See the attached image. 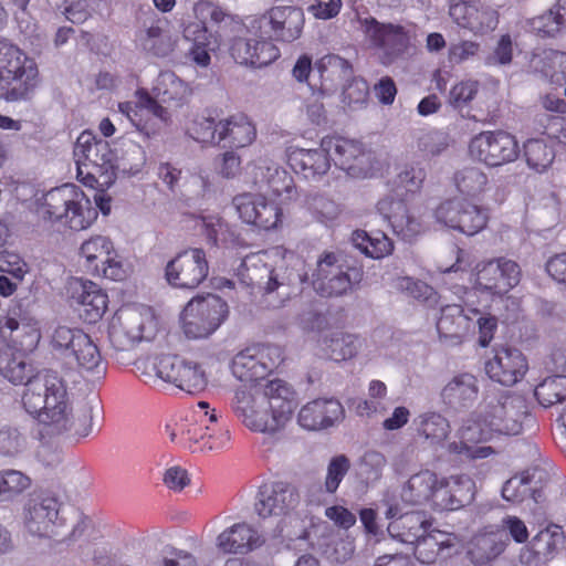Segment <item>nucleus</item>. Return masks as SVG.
<instances>
[{
	"instance_id": "obj_1",
	"label": "nucleus",
	"mask_w": 566,
	"mask_h": 566,
	"mask_svg": "<svg viewBox=\"0 0 566 566\" xmlns=\"http://www.w3.org/2000/svg\"><path fill=\"white\" fill-rule=\"evenodd\" d=\"M21 406L52 432L86 438L92 432L93 411L99 406V400L93 396L75 405L66 380L56 371L46 370L25 384Z\"/></svg>"
},
{
	"instance_id": "obj_2",
	"label": "nucleus",
	"mask_w": 566,
	"mask_h": 566,
	"mask_svg": "<svg viewBox=\"0 0 566 566\" xmlns=\"http://www.w3.org/2000/svg\"><path fill=\"white\" fill-rule=\"evenodd\" d=\"M254 182L266 184L273 198L256 192L237 195L233 207L239 219L247 226L270 231L283 224V205L296 196L291 175L270 160H261L254 166Z\"/></svg>"
},
{
	"instance_id": "obj_3",
	"label": "nucleus",
	"mask_w": 566,
	"mask_h": 566,
	"mask_svg": "<svg viewBox=\"0 0 566 566\" xmlns=\"http://www.w3.org/2000/svg\"><path fill=\"white\" fill-rule=\"evenodd\" d=\"M151 92L145 88L135 92L134 102L118 104V112L123 114L135 129L146 138L157 136L164 126L171 123V113L161 103L181 107L188 103L192 95L189 83L181 80L171 71H164L154 81Z\"/></svg>"
},
{
	"instance_id": "obj_4",
	"label": "nucleus",
	"mask_w": 566,
	"mask_h": 566,
	"mask_svg": "<svg viewBox=\"0 0 566 566\" xmlns=\"http://www.w3.org/2000/svg\"><path fill=\"white\" fill-rule=\"evenodd\" d=\"M170 440L192 452L220 451L230 446L227 421L209 402L199 401L185 416L166 424Z\"/></svg>"
},
{
	"instance_id": "obj_5",
	"label": "nucleus",
	"mask_w": 566,
	"mask_h": 566,
	"mask_svg": "<svg viewBox=\"0 0 566 566\" xmlns=\"http://www.w3.org/2000/svg\"><path fill=\"white\" fill-rule=\"evenodd\" d=\"M135 366L146 385L156 386L164 381L191 395L203 391L208 386L202 365L180 355H148L138 359Z\"/></svg>"
},
{
	"instance_id": "obj_6",
	"label": "nucleus",
	"mask_w": 566,
	"mask_h": 566,
	"mask_svg": "<svg viewBox=\"0 0 566 566\" xmlns=\"http://www.w3.org/2000/svg\"><path fill=\"white\" fill-rule=\"evenodd\" d=\"M40 84L36 62L18 45L0 40V101H29Z\"/></svg>"
},
{
	"instance_id": "obj_7",
	"label": "nucleus",
	"mask_w": 566,
	"mask_h": 566,
	"mask_svg": "<svg viewBox=\"0 0 566 566\" xmlns=\"http://www.w3.org/2000/svg\"><path fill=\"white\" fill-rule=\"evenodd\" d=\"M40 213L71 230H85L97 219V209L85 192L73 184H65L45 192L40 199Z\"/></svg>"
},
{
	"instance_id": "obj_8",
	"label": "nucleus",
	"mask_w": 566,
	"mask_h": 566,
	"mask_svg": "<svg viewBox=\"0 0 566 566\" xmlns=\"http://www.w3.org/2000/svg\"><path fill=\"white\" fill-rule=\"evenodd\" d=\"M51 349L72 358L78 374L90 381H101L107 374V361L91 336L77 327L59 325L50 336Z\"/></svg>"
},
{
	"instance_id": "obj_9",
	"label": "nucleus",
	"mask_w": 566,
	"mask_h": 566,
	"mask_svg": "<svg viewBox=\"0 0 566 566\" xmlns=\"http://www.w3.org/2000/svg\"><path fill=\"white\" fill-rule=\"evenodd\" d=\"M160 328L159 317L146 305H123L108 324V340L117 352L134 348L140 342H150Z\"/></svg>"
},
{
	"instance_id": "obj_10",
	"label": "nucleus",
	"mask_w": 566,
	"mask_h": 566,
	"mask_svg": "<svg viewBox=\"0 0 566 566\" xmlns=\"http://www.w3.org/2000/svg\"><path fill=\"white\" fill-rule=\"evenodd\" d=\"M76 178L88 188L109 187L116 179L114 153L106 140L83 132L74 148Z\"/></svg>"
},
{
	"instance_id": "obj_11",
	"label": "nucleus",
	"mask_w": 566,
	"mask_h": 566,
	"mask_svg": "<svg viewBox=\"0 0 566 566\" xmlns=\"http://www.w3.org/2000/svg\"><path fill=\"white\" fill-rule=\"evenodd\" d=\"M24 530L38 537L52 538L66 528L63 502L52 491H36L29 495L21 513Z\"/></svg>"
},
{
	"instance_id": "obj_12",
	"label": "nucleus",
	"mask_w": 566,
	"mask_h": 566,
	"mask_svg": "<svg viewBox=\"0 0 566 566\" xmlns=\"http://www.w3.org/2000/svg\"><path fill=\"white\" fill-rule=\"evenodd\" d=\"M229 306L214 294L197 295L180 314V328L188 339H203L211 336L228 318Z\"/></svg>"
},
{
	"instance_id": "obj_13",
	"label": "nucleus",
	"mask_w": 566,
	"mask_h": 566,
	"mask_svg": "<svg viewBox=\"0 0 566 566\" xmlns=\"http://www.w3.org/2000/svg\"><path fill=\"white\" fill-rule=\"evenodd\" d=\"M82 266L95 277L120 282L127 279L128 268L118 259L112 240L93 235L85 240L78 251Z\"/></svg>"
},
{
	"instance_id": "obj_14",
	"label": "nucleus",
	"mask_w": 566,
	"mask_h": 566,
	"mask_svg": "<svg viewBox=\"0 0 566 566\" xmlns=\"http://www.w3.org/2000/svg\"><path fill=\"white\" fill-rule=\"evenodd\" d=\"M284 359V350L281 346L256 344L235 354L231 360L230 369L238 380L254 382L266 378Z\"/></svg>"
},
{
	"instance_id": "obj_15",
	"label": "nucleus",
	"mask_w": 566,
	"mask_h": 566,
	"mask_svg": "<svg viewBox=\"0 0 566 566\" xmlns=\"http://www.w3.org/2000/svg\"><path fill=\"white\" fill-rule=\"evenodd\" d=\"M359 23L366 39L378 50L379 59L385 65L402 56L411 44V27L380 23L375 18L360 19Z\"/></svg>"
},
{
	"instance_id": "obj_16",
	"label": "nucleus",
	"mask_w": 566,
	"mask_h": 566,
	"mask_svg": "<svg viewBox=\"0 0 566 566\" xmlns=\"http://www.w3.org/2000/svg\"><path fill=\"white\" fill-rule=\"evenodd\" d=\"M323 146L329 160L354 178H368L378 170L374 154L360 142L333 136L323 138Z\"/></svg>"
},
{
	"instance_id": "obj_17",
	"label": "nucleus",
	"mask_w": 566,
	"mask_h": 566,
	"mask_svg": "<svg viewBox=\"0 0 566 566\" xmlns=\"http://www.w3.org/2000/svg\"><path fill=\"white\" fill-rule=\"evenodd\" d=\"M520 401L512 394L486 396L478 410L495 436H516L523 429Z\"/></svg>"
},
{
	"instance_id": "obj_18",
	"label": "nucleus",
	"mask_w": 566,
	"mask_h": 566,
	"mask_svg": "<svg viewBox=\"0 0 566 566\" xmlns=\"http://www.w3.org/2000/svg\"><path fill=\"white\" fill-rule=\"evenodd\" d=\"M518 154L520 147L515 137L503 130L482 132L469 143L470 157L488 167L513 163Z\"/></svg>"
},
{
	"instance_id": "obj_19",
	"label": "nucleus",
	"mask_w": 566,
	"mask_h": 566,
	"mask_svg": "<svg viewBox=\"0 0 566 566\" xmlns=\"http://www.w3.org/2000/svg\"><path fill=\"white\" fill-rule=\"evenodd\" d=\"M434 216L439 223L467 235L481 232L489 221L488 209L484 205L459 198L440 203Z\"/></svg>"
},
{
	"instance_id": "obj_20",
	"label": "nucleus",
	"mask_w": 566,
	"mask_h": 566,
	"mask_svg": "<svg viewBox=\"0 0 566 566\" xmlns=\"http://www.w3.org/2000/svg\"><path fill=\"white\" fill-rule=\"evenodd\" d=\"M268 22L276 41L291 43L297 40L304 28V12L293 6H277L269 9L261 17H250L244 25L248 33L258 35Z\"/></svg>"
},
{
	"instance_id": "obj_21",
	"label": "nucleus",
	"mask_w": 566,
	"mask_h": 566,
	"mask_svg": "<svg viewBox=\"0 0 566 566\" xmlns=\"http://www.w3.org/2000/svg\"><path fill=\"white\" fill-rule=\"evenodd\" d=\"M232 410L251 431L273 433L281 429L266 406V398L261 397L259 391L237 389L232 400Z\"/></svg>"
},
{
	"instance_id": "obj_22",
	"label": "nucleus",
	"mask_w": 566,
	"mask_h": 566,
	"mask_svg": "<svg viewBox=\"0 0 566 566\" xmlns=\"http://www.w3.org/2000/svg\"><path fill=\"white\" fill-rule=\"evenodd\" d=\"M300 501V492L294 484L287 481H268L259 488L254 509L263 518L284 516L294 511Z\"/></svg>"
},
{
	"instance_id": "obj_23",
	"label": "nucleus",
	"mask_w": 566,
	"mask_h": 566,
	"mask_svg": "<svg viewBox=\"0 0 566 566\" xmlns=\"http://www.w3.org/2000/svg\"><path fill=\"white\" fill-rule=\"evenodd\" d=\"M501 3L491 4L479 1H458L450 4L449 15L462 29L475 35L492 32L499 24L497 8Z\"/></svg>"
},
{
	"instance_id": "obj_24",
	"label": "nucleus",
	"mask_w": 566,
	"mask_h": 566,
	"mask_svg": "<svg viewBox=\"0 0 566 566\" xmlns=\"http://www.w3.org/2000/svg\"><path fill=\"white\" fill-rule=\"evenodd\" d=\"M476 493L474 480L468 474L440 476L430 507L434 511H455L470 504Z\"/></svg>"
},
{
	"instance_id": "obj_25",
	"label": "nucleus",
	"mask_w": 566,
	"mask_h": 566,
	"mask_svg": "<svg viewBox=\"0 0 566 566\" xmlns=\"http://www.w3.org/2000/svg\"><path fill=\"white\" fill-rule=\"evenodd\" d=\"M484 369L492 381L512 387L525 377L528 361L517 348L497 347L494 348L493 356L486 359Z\"/></svg>"
},
{
	"instance_id": "obj_26",
	"label": "nucleus",
	"mask_w": 566,
	"mask_h": 566,
	"mask_svg": "<svg viewBox=\"0 0 566 566\" xmlns=\"http://www.w3.org/2000/svg\"><path fill=\"white\" fill-rule=\"evenodd\" d=\"M549 481V473L546 468L534 465L515 474L502 486V496L513 504L532 499L535 503L544 499V488Z\"/></svg>"
},
{
	"instance_id": "obj_27",
	"label": "nucleus",
	"mask_w": 566,
	"mask_h": 566,
	"mask_svg": "<svg viewBox=\"0 0 566 566\" xmlns=\"http://www.w3.org/2000/svg\"><path fill=\"white\" fill-rule=\"evenodd\" d=\"M565 534L563 527L548 523L539 528L523 547L520 559L527 566H542L553 560L564 545Z\"/></svg>"
},
{
	"instance_id": "obj_28",
	"label": "nucleus",
	"mask_w": 566,
	"mask_h": 566,
	"mask_svg": "<svg viewBox=\"0 0 566 566\" xmlns=\"http://www.w3.org/2000/svg\"><path fill=\"white\" fill-rule=\"evenodd\" d=\"M345 409L334 397H321L306 402L297 413V423L308 431L329 429L342 422Z\"/></svg>"
},
{
	"instance_id": "obj_29",
	"label": "nucleus",
	"mask_w": 566,
	"mask_h": 566,
	"mask_svg": "<svg viewBox=\"0 0 566 566\" xmlns=\"http://www.w3.org/2000/svg\"><path fill=\"white\" fill-rule=\"evenodd\" d=\"M209 275L206 252L193 248L180 252L166 266V279L169 283H203Z\"/></svg>"
},
{
	"instance_id": "obj_30",
	"label": "nucleus",
	"mask_w": 566,
	"mask_h": 566,
	"mask_svg": "<svg viewBox=\"0 0 566 566\" xmlns=\"http://www.w3.org/2000/svg\"><path fill=\"white\" fill-rule=\"evenodd\" d=\"M262 33H249V39H235L230 49L232 57L240 64L253 67H263L277 60L279 48L270 40L263 39Z\"/></svg>"
},
{
	"instance_id": "obj_31",
	"label": "nucleus",
	"mask_w": 566,
	"mask_h": 566,
	"mask_svg": "<svg viewBox=\"0 0 566 566\" xmlns=\"http://www.w3.org/2000/svg\"><path fill=\"white\" fill-rule=\"evenodd\" d=\"M265 544V537L247 522L234 523L217 537L216 545L223 554L248 555Z\"/></svg>"
},
{
	"instance_id": "obj_32",
	"label": "nucleus",
	"mask_w": 566,
	"mask_h": 566,
	"mask_svg": "<svg viewBox=\"0 0 566 566\" xmlns=\"http://www.w3.org/2000/svg\"><path fill=\"white\" fill-rule=\"evenodd\" d=\"M454 185L461 196L475 200L484 206L497 203L499 190L490 181L488 175L478 167H467L455 172Z\"/></svg>"
},
{
	"instance_id": "obj_33",
	"label": "nucleus",
	"mask_w": 566,
	"mask_h": 566,
	"mask_svg": "<svg viewBox=\"0 0 566 566\" xmlns=\"http://www.w3.org/2000/svg\"><path fill=\"white\" fill-rule=\"evenodd\" d=\"M259 395L266 398V406L282 428L296 408L297 395L294 388L282 379H273L264 386L262 392L259 391Z\"/></svg>"
},
{
	"instance_id": "obj_34",
	"label": "nucleus",
	"mask_w": 566,
	"mask_h": 566,
	"mask_svg": "<svg viewBox=\"0 0 566 566\" xmlns=\"http://www.w3.org/2000/svg\"><path fill=\"white\" fill-rule=\"evenodd\" d=\"M361 276V270L349 266L342 253L327 251L318 258L313 272V280L317 282L359 283Z\"/></svg>"
},
{
	"instance_id": "obj_35",
	"label": "nucleus",
	"mask_w": 566,
	"mask_h": 566,
	"mask_svg": "<svg viewBox=\"0 0 566 566\" xmlns=\"http://www.w3.org/2000/svg\"><path fill=\"white\" fill-rule=\"evenodd\" d=\"M457 543L458 537L453 533L428 530L427 533L413 544V555L421 564H433L439 558L449 557Z\"/></svg>"
},
{
	"instance_id": "obj_36",
	"label": "nucleus",
	"mask_w": 566,
	"mask_h": 566,
	"mask_svg": "<svg viewBox=\"0 0 566 566\" xmlns=\"http://www.w3.org/2000/svg\"><path fill=\"white\" fill-rule=\"evenodd\" d=\"M377 208L388 220L395 233L402 239L411 240L421 232V223L410 216L402 199L387 196L378 202Z\"/></svg>"
},
{
	"instance_id": "obj_37",
	"label": "nucleus",
	"mask_w": 566,
	"mask_h": 566,
	"mask_svg": "<svg viewBox=\"0 0 566 566\" xmlns=\"http://www.w3.org/2000/svg\"><path fill=\"white\" fill-rule=\"evenodd\" d=\"M0 375L13 385H25L36 376L27 353L10 345L0 347Z\"/></svg>"
},
{
	"instance_id": "obj_38",
	"label": "nucleus",
	"mask_w": 566,
	"mask_h": 566,
	"mask_svg": "<svg viewBox=\"0 0 566 566\" xmlns=\"http://www.w3.org/2000/svg\"><path fill=\"white\" fill-rule=\"evenodd\" d=\"M0 335L10 339L18 349L33 352L41 340L39 322L33 318L17 321L13 317L0 318Z\"/></svg>"
},
{
	"instance_id": "obj_39",
	"label": "nucleus",
	"mask_w": 566,
	"mask_h": 566,
	"mask_svg": "<svg viewBox=\"0 0 566 566\" xmlns=\"http://www.w3.org/2000/svg\"><path fill=\"white\" fill-rule=\"evenodd\" d=\"M286 156L291 168L295 172L302 174L305 178L324 175L329 169L328 153L324 149L323 142L317 149L290 146Z\"/></svg>"
},
{
	"instance_id": "obj_40",
	"label": "nucleus",
	"mask_w": 566,
	"mask_h": 566,
	"mask_svg": "<svg viewBox=\"0 0 566 566\" xmlns=\"http://www.w3.org/2000/svg\"><path fill=\"white\" fill-rule=\"evenodd\" d=\"M479 391L478 378L470 373H460L442 388L441 398L451 408H465L473 405Z\"/></svg>"
},
{
	"instance_id": "obj_41",
	"label": "nucleus",
	"mask_w": 566,
	"mask_h": 566,
	"mask_svg": "<svg viewBox=\"0 0 566 566\" xmlns=\"http://www.w3.org/2000/svg\"><path fill=\"white\" fill-rule=\"evenodd\" d=\"M255 138L256 128L245 114L238 113L219 120V143L242 148L250 146Z\"/></svg>"
},
{
	"instance_id": "obj_42",
	"label": "nucleus",
	"mask_w": 566,
	"mask_h": 566,
	"mask_svg": "<svg viewBox=\"0 0 566 566\" xmlns=\"http://www.w3.org/2000/svg\"><path fill=\"white\" fill-rule=\"evenodd\" d=\"M472 275L476 283H481L483 281L494 283H510L513 281L518 283L522 279V270L517 262L502 256L476 263Z\"/></svg>"
},
{
	"instance_id": "obj_43",
	"label": "nucleus",
	"mask_w": 566,
	"mask_h": 566,
	"mask_svg": "<svg viewBox=\"0 0 566 566\" xmlns=\"http://www.w3.org/2000/svg\"><path fill=\"white\" fill-rule=\"evenodd\" d=\"M416 437L430 447L440 446L450 434V422L439 412L428 411L413 419Z\"/></svg>"
},
{
	"instance_id": "obj_44",
	"label": "nucleus",
	"mask_w": 566,
	"mask_h": 566,
	"mask_svg": "<svg viewBox=\"0 0 566 566\" xmlns=\"http://www.w3.org/2000/svg\"><path fill=\"white\" fill-rule=\"evenodd\" d=\"M431 524L419 512H408L392 520L387 527L389 535L405 544H415Z\"/></svg>"
},
{
	"instance_id": "obj_45",
	"label": "nucleus",
	"mask_w": 566,
	"mask_h": 566,
	"mask_svg": "<svg viewBox=\"0 0 566 566\" xmlns=\"http://www.w3.org/2000/svg\"><path fill=\"white\" fill-rule=\"evenodd\" d=\"M470 327L471 318L463 314L460 305L451 304L441 308V315L437 321V331L441 339L459 344Z\"/></svg>"
},
{
	"instance_id": "obj_46",
	"label": "nucleus",
	"mask_w": 566,
	"mask_h": 566,
	"mask_svg": "<svg viewBox=\"0 0 566 566\" xmlns=\"http://www.w3.org/2000/svg\"><path fill=\"white\" fill-rule=\"evenodd\" d=\"M438 474L431 470H421L412 474L407 481L402 496L415 505H431V501L437 488Z\"/></svg>"
},
{
	"instance_id": "obj_47",
	"label": "nucleus",
	"mask_w": 566,
	"mask_h": 566,
	"mask_svg": "<svg viewBox=\"0 0 566 566\" xmlns=\"http://www.w3.org/2000/svg\"><path fill=\"white\" fill-rule=\"evenodd\" d=\"M530 66L542 73L552 83L557 85L566 84V53L554 50H543L534 53Z\"/></svg>"
},
{
	"instance_id": "obj_48",
	"label": "nucleus",
	"mask_w": 566,
	"mask_h": 566,
	"mask_svg": "<svg viewBox=\"0 0 566 566\" xmlns=\"http://www.w3.org/2000/svg\"><path fill=\"white\" fill-rule=\"evenodd\" d=\"M136 43L140 50L155 56H167L176 45V41L163 29L159 22L139 31Z\"/></svg>"
},
{
	"instance_id": "obj_49",
	"label": "nucleus",
	"mask_w": 566,
	"mask_h": 566,
	"mask_svg": "<svg viewBox=\"0 0 566 566\" xmlns=\"http://www.w3.org/2000/svg\"><path fill=\"white\" fill-rule=\"evenodd\" d=\"M83 291L76 298L81 317L88 324L97 323L108 307V295L101 285H82Z\"/></svg>"
},
{
	"instance_id": "obj_50",
	"label": "nucleus",
	"mask_w": 566,
	"mask_h": 566,
	"mask_svg": "<svg viewBox=\"0 0 566 566\" xmlns=\"http://www.w3.org/2000/svg\"><path fill=\"white\" fill-rule=\"evenodd\" d=\"M352 242L365 255L376 260L391 254L394 250L391 240L380 231L367 233L356 230L352 234Z\"/></svg>"
},
{
	"instance_id": "obj_51",
	"label": "nucleus",
	"mask_w": 566,
	"mask_h": 566,
	"mask_svg": "<svg viewBox=\"0 0 566 566\" xmlns=\"http://www.w3.org/2000/svg\"><path fill=\"white\" fill-rule=\"evenodd\" d=\"M471 544L472 548L469 553L473 557H476L479 563L495 558L506 546V543L502 539L500 530L479 533L472 538Z\"/></svg>"
},
{
	"instance_id": "obj_52",
	"label": "nucleus",
	"mask_w": 566,
	"mask_h": 566,
	"mask_svg": "<svg viewBox=\"0 0 566 566\" xmlns=\"http://www.w3.org/2000/svg\"><path fill=\"white\" fill-rule=\"evenodd\" d=\"M359 342L355 335L335 332L324 339V350L334 361H344L353 358L358 350Z\"/></svg>"
},
{
	"instance_id": "obj_53",
	"label": "nucleus",
	"mask_w": 566,
	"mask_h": 566,
	"mask_svg": "<svg viewBox=\"0 0 566 566\" xmlns=\"http://www.w3.org/2000/svg\"><path fill=\"white\" fill-rule=\"evenodd\" d=\"M534 396L544 408L566 400V376L554 375L543 379L534 390Z\"/></svg>"
},
{
	"instance_id": "obj_54",
	"label": "nucleus",
	"mask_w": 566,
	"mask_h": 566,
	"mask_svg": "<svg viewBox=\"0 0 566 566\" xmlns=\"http://www.w3.org/2000/svg\"><path fill=\"white\" fill-rule=\"evenodd\" d=\"M316 66L321 73L323 84L327 81H332L344 85V83H347L353 77L352 65L346 60L335 54H327L321 57Z\"/></svg>"
},
{
	"instance_id": "obj_55",
	"label": "nucleus",
	"mask_w": 566,
	"mask_h": 566,
	"mask_svg": "<svg viewBox=\"0 0 566 566\" xmlns=\"http://www.w3.org/2000/svg\"><path fill=\"white\" fill-rule=\"evenodd\" d=\"M566 0H559L556 6L551 8L546 13L531 20V29L541 36L556 35L566 21Z\"/></svg>"
},
{
	"instance_id": "obj_56",
	"label": "nucleus",
	"mask_w": 566,
	"mask_h": 566,
	"mask_svg": "<svg viewBox=\"0 0 566 566\" xmlns=\"http://www.w3.org/2000/svg\"><path fill=\"white\" fill-rule=\"evenodd\" d=\"M459 438L467 440L471 446L492 440L495 434L482 420L479 410L472 412L465 419L458 431Z\"/></svg>"
},
{
	"instance_id": "obj_57",
	"label": "nucleus",
	"mask_w": 566,
	"mask_h": 566,
	"mask_svg": "<svg viewBox=\"0 0 566 566\" xmlns=\"http://www.w3.org/2000/svg\"><path fill=\"white\" fill-rule=\"evenodd\" d=\"M524 155L527 165L539 172L548 168L555 157L553 149L541 139L527 140L524 145Z\"/></svg>"
},
{
	"instance_id": "obj_58",
	"label": "nucleus",
	"mask_w": 566,
	"mask_h": 566,
	"mask_svg": "<svg viewBox=\"0 0 566 566\" xmlns=\"http://www.w3.org/2000/svg\"><path fill=\"white\" fill-rule=\"evenodd\" d=\"M187 134L198 143L220 144L219 143V122L205 116L196 117L187 127Z\"/></svg>"
},
{
	"instance_id": "obj_59",
	"label": "nucleus",
	"mask_w": 566,
	"mask_h": 566,
	"mask_svg": "<svg viewBox=\"0 0 566 566\" xmlns=\"http://www.w3.org/2000/svg\"><path fill=\"white\" fill-rule=\"evenodd\" d=\"M1 496L12 499L31 486V479L21 471L6 470L0 472Z\"/></svg>"
},
{
	"instance_id": "obj_60",
	"label": "nucleus",
	"mask_w": 566,
	"mask_h": 566,
	"mask_svg": "<svg viewBox=\"0 0 566 566\" xmlns=\"http://www.w3.org/2000/svg\"><path fill=\"white\" fill-rule=\"evenodd\" d=\"M349 469L350 461L345 454L333 457L327 464L324 481L325 491L331 494L335 493Z\"/></svg>"
},
{
	"instance_id": "obj_61",
	"label": "nucleus",
	"mask_w": 566,
	"mask_h": 566,
	"mask_svg": "<svg viewBox=\"0 0 566 566\" xmlns=\"http://www.w3.org/2000/svg\"><path fill=\"white\" fill-rule=\"evenodd\" d=\"M479 86V82L472 78L455 83L449 92L448 103L454 108L465 107L475 97Z\"/></svg>"
},
{
	"instance_id": "obj_62",
	"label": "nucleus",
	"mask_w": 566,
	"mask_h": 566,
	"mask_svg": "<svg viewBox=\"0 0 566 566\" xmlns=\"http://www.w3.org/2000/svg\"><path fill=\"white\" fill-rule=\"evenodd\" d=\"M447 451L449 454L464 458L468 460L485 459L495 450L490 446H471L467 440L459 438V441H452L448 444Z\"/></svg>"
},
{
	"instance_id": "obj_63",
	"label": "nucleus",
	"mask_w": 566,
	"mask_h": 566,
	"mask_svg": "<svg viewBox=\"0 0 566 566\" xmlns=\"http://www.w3.org/2000/svg\"><path fill=\"white\" fill-rule=\"evenodd\" d=\"M28 272L27 263L13 252L0 251V283H10V280L4 275L10 274L15 280H23L24 274Z\"/></svg>"
},
{
	"instance_id": "obj_64",
	"label": "nucleus",
	"mask_w": 566,
	"mask_h": 566,
	"mask_svg": "<svg viewBox=\"0 0 566 566\" xmlns=\"http://www.w3.org/2000/svg\"><path fill=\"white\" fill-rule=\"evenodd\" d=\"M191 482L190 474L186 468L174 464L163 473L164 485L172 492L184 491Z\"/></svg>"
}]
</instances>
